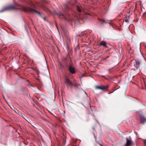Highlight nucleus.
Wrapping results in <instances>:
<instances>
[{"label":"nucleus","instance_id":"obj_1","mask_svg":"<svg viewBox=\"0 0 146 146\" xmlns=\"http://www.w3.org/2000/svg\"><path fill=\"white\" fill-rule=\"evenodd\" d=\"M141 63V60L139 59L136 58L134 59V60H132L131 62V64H133L135 68H136V69H137L140 66Z\"/></svg>","mask_w":146,"mask_h":146},{"label":"nucleus","instance_id":"obj_2","mask_svg":"<svg viewBox=\"0 0 146 146\" xmlns=\"http://www.w3.org/2000/svg\"><path fill=\"white\" fill-rule=\"evenodd\" d=\"M66 82L68 84V87L71 88L73 86V84L72 82L70 80L67 78H66L65 80ZM75 87L79 88L80 86L79 85H78L77 83H76L74 85Z\"/></svg>","mask_w":146,"mask_h":146},{"label":"nucleus","instance_id":"obj_3","mask_svg":"<svg viewBox=\"0 0 146 146\" xmlns=\"http://www.w3.org/2000/svg\"><path fill=\"white\" fill-rule=\"evenodd\" d=\"M24 11L27 12L33 13H37L39 15H40V13L39 12L37 11L34 9L31 8L29 7H24Z\"/></svg>","mask_w":146,"mask_h":146},{"label":"nucleus","instance_id":"obj_4","mask_svg":"<svg viewBox=\"0 0 146 146\" xmlns=\"http://www.w3.org/2000/svg\"><path fill=\"white\" fill-rule=\"evenodd\" d=\"M68 68L69 70L71 73L73 74L75 73L76 71L74 67L72 66L71 64H70Z\"/></svg>","mask_w":146,"mask_h":146},{"label":"nucleus","instance_id":"obj_5","mask_svg":"<svg viewBox=\"0 0 146 146\" xmlns=\"http://www.w3.org/2000/svg\"><path fill=\"white\" fill-rule=\"evenodd\" d=\"M99 45L103 46L106 48H109L110 45L104 41H102L100 42Z\"/></svg>","mask_w":146,"mask_h":146},{"label":"nucleus","instance_id":"obj_6","mask_svg":"<svg viewBox=\"0 0 146 146\" xmlns=\"http://www.w3.org/2000/svg\"><path fill=\"white\" fill-rule=\"evenodd\" d=\"M15 8L12 5H9L7 7H5L4 10L5 11L6 10H12V9H15Z\"/></svg>","mask_w":146,"mask_h":146},{"label":"nucleus","instance_id":"obj_7","mask_svg":"<svg viewBox=\"0 0 146 146\" xmlns=\"http://www.w3.org/2000/svg\"><path fill=\"white\" fill-rule=\"evenodd\" d=\"M140 121L141 122L143 123H144L146 122V119L145 118L144 116L143 115H140Z\"/></svg>","mask_w":146,"mask_h":146},{"label":"nucleus","instance_id":"obj_8","mask_svg":"<svg viewBox=\"0 0 146 146\" xmlns=\"http://www.w3.org/2000/svg\"><path fill=\"white\" fill-rule=\"evenodd\" d=\"M11 108L13 110H14L16 113H19V115H22L21 113H20L19 111L17 110L16 108H15L14 107H11ZM25 119V118L23 117V116L22 115H21Z\"/></svg>","mask_w":146,"mask_h":146},{"label":"nucleus","instance_id":"obj_9","mask_svg":"<svg viewBox=\"0 0 146 146\" xmlns=\"http://www.w3.org/2000/svg\"><path fill=\"white\" fill-rule=\"evenodd\" d=\"M126 142L125 145V146H130L131 144V141L127 138H126Z\"/></svg>","mask_w":146,"mask_h":146},{"label":"nucleus","instance_id":"obj_10","mask_svg":"<svg viewBox=\"0 0 146 146\" xmlns=\"http://www.w3.org/2000/svg\"><path fill=\"white\" fill-rule=\"evenodd\" d=\"M127 52L129 54H133L134 52L133 50L131 49V48L130 47L127 49Z\"/></svg>","mask_w":146,"mask_h":146},{"label":"nucleus","instance_id":"obj_11","mask_svg":"<svg viewBox=\"0 0 146 146\" xmlns=\"http://www.w3.org/2000/svg\"><path fill=\"white\" fill-rule=\"evenodd\" d=\"M109 88L108 85L104 86L102 85V90H106Z\"/></svg>","mask_w":146,"mask_h":146},{"label":"nucleus","instance_id":"obj_12","mask_svg":"<svg viewBox=\"0 0 146 146\" xmlns=\"http://www.w3.org/2000/svg\"><path fill=\"white\" fill-rule=\"evenodd\" d=\"M59 17L60 19H65V16L61 13H60L58 14Z\"/></svg>","mask_w":146,"mask_h":146},{"label":"nucleus","instance_id":"obj_13","mask_svg":"<svg viewBox=\"0 0 146 146\" xmlns=\"http://www.w3.org/2000/svg\"><path fill=\"white\" fill-rule=\"evenodd\" d=\"M118 46L120 50H122V45L121 43H119L118 44Z\"/></svg>","mask_w":146,"mask_h":146},{"label":"nucleus","instance_id":"obj_14","mask_svg":"<svg viewBox=\"0 0 146 146\" xmlns=\"http://www.w3.org/2000/svg\"><path fill=\"white\" fill-rule=\"evenodd\" d=\"M83 95H84V96L86 98L87 97L88 99H89V98L88 97V95L87 94H86V92L84 91L83 92Z\"/></svg>","mask_w":146,"mask_h":146},{"label":"nucleus","instance_id":"obj_15","mask_svg":"<svg viewBox=\"0 0 146 146\" xmlns=\"http://www.w3.org/2000/svg\"><path fill=\"white\" fill-rule=\"evenodd\" d=\"M95 88L96 89L102 90V85L100 86H95Z\"/></svg>","mask_w":146,"mask_h":146},{"label":"nucleus","instance_id":"obj_16","mask_svg":"<svg viewBox=\"0 0 146 146\" xmlns=\"http://www.w3.org/2000/svg\"><path fill=\"white\" fill-rule=\"evenodd\" d=\"M84 106L86 108H88L90 106V104L89 102H88L87 104V105L86 106L85 104L84 103Z\"/></svg>","mask_w":146,"mask_h":146},{"label":"nucleus","instance_id":"obj_17","mask_svg":"<svg viewBox=\"0 0 146 146\" xmlns=\"http://www.w3.org/2000/svg\"><path fill=\"white\" fill-rule=\"evenodd\" d=\"M129 20V17H125L124 20L126 22H127Z\"/></svg>","mask_w":146,"mask_h":146},{"label":"nucleus","instance_id":"obj_18","mask_svg":"<svg viewBox=\"0 0 146 146\" xmlns=\"http://www.w3.org/2000/svg\"><path fill=\"white\" fill-rule=\"evenodd\" d=\"M76 7H77V9L78 11L79 12H80L81 11V9L80 8V7L79 6H77Z\"/></svg>","mask_w":146,"mask_h":146},{"label":"nucleus","instance_id":"obj_19","mask_svg":"<svg viewBox=\"0 0 146 146\" xmlns=\"http://www.w3.org/2000/svg\"><path fill=\"white\" fill-rule=\"evenodd\" d=\"M137 51L138 52V53H137V54H139L140 53L142 54L141 52L140 49L139 48L137 50Z\"/></svg>","mask_w":146,"mask_h":146},{"label":"nucleus","instance_id":"obj_20","mask_svg":"<svg viewBox=\"0 0 146 146\" xmlns=\"http://www.w3.org/2000/svg\"><path fill=\"white\" fill-rule=\"evenodd\" d=\"M110 69H108V71L109 73H110L111 72V71H110Z\"/></svg>","mask_w":146,"mask_h":146},{"label":"nucleus","instance_id":"obj_21","mask_svg":"<svg viewBox=\"0 0 146 146\" xmlns=\"http://www.w3.org/2000/svg\"><path fill=\"white\" fill-rule=\"evenodd\" d=\"M67 58L69 59H70V57L68 56L67 57Z\"/></svg>","mask_w":146,"mask_h":146},{"label":"nucleus","instance_id":"obj_22","mask_svg":"<svg viewBox=\"0 0 146 146\" xmlns=\"http://www.w3.org/2000/svg\"><path fill=\"white\" fill-rule=\"evenodd\" d=\"M136 52H137V51H136H136H135V52H134V53H135L134 54V55H136Z\"/></svg>","mask_w":146,"mask_h":146},{"label":"nucleus","instance_id":"obj_23","mask_svg":"<svg viewBox=\"0 0 146 146\" xmlns=\"http://www.w3.org/2000/svg\"><path fill=\"white\" fill-rule=\"evenodd\" d=\"M82 76H83H83H84V74H83Z\"/></svg>","mask_w":146,"mask_h":146}]
</instances>
